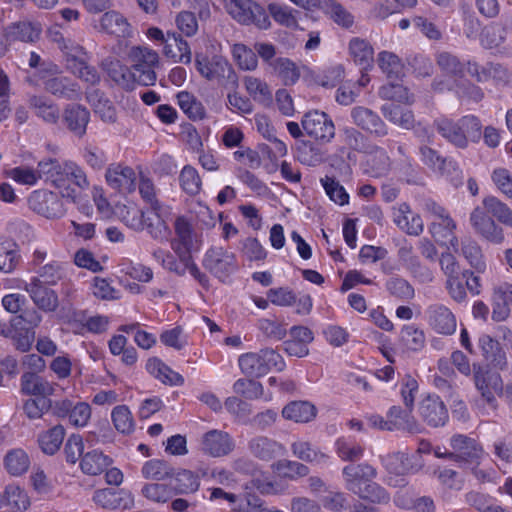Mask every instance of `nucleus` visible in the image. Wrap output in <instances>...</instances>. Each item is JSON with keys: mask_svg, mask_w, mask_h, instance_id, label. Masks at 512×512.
Listing matches in <instances>:
<instances>
[{"mask_svg": "<svg viewBox=\"0 0 512 512\" xmlns=\"http://www.w3.org/2000/svg\"><path fill=\"white\" fill-rule=\"evenodd\" d=\"M434 127L444 139L460 149L467 148L470 141L477 142L481 137L482 125L473 115L464 116L458 121L441 117L434 121Z\"/></svg>", "mask_w": 512, "mask_h": 512, "instance_id": "obj_1", "label": "nucleus"}, {"mask_svg": "<svg viewBox=\"0 0 512 512\" xmlns=\"http://www.w3.org/2000/svg\"><path fill=\"white\" fill-rule=\"evenodd\" d=\"M238 364L245 375L254 378L265 376L272 369L281 372L286 367L283 357L272 348H264L257 353L242 354Z\"/></svg>", "mask_w": 512, "mask_h": 512, "instance_id": "obj_2", "label": "nucleus"}, {"mask_svg": "<svg viewBox=\"0 0 512 512\" xmlns=\"http://www.w3.org/2000/svg\"><path fill=\"white\" fill-rule=\"evenodd\" d=\"M129 58L137 84L153 86L157 80L155 68L159 64L158 53L146 47H133Z\"/></svg>", "mask_w": 512, "mask_h": 512, "instance_id": "obj_3", "label": "nucleus"}, {"mask_svg": "<svg viewBox=\"0 0 512 512\" xmlns=\"http://www.w3.org/2000/svg\"><path fill=\"white\" fill-rule=\"evenodd\" d=\"M229 15L243 25L267 29L271 22L265 9L253 0H230L226 5Z\"/></svg>", "mask_w": 512, "mask_h": 512, "instance_id": "obj_4", "label": "nucleus"}, {"mask_svg": "<svg viewBox=\"0 0 512 512\" xmlns=\"http://www.w3.org/2000/svg\"><path fill=\"white\" fill-rule=\"evenodd\" d=\"M202 265L221 282H225L237 270L235 255L222 247L208 249Z\"/></svg>", "mask_w": 512, "mask_h": 512, "instance_id": "obj_5", "label": "nucleus"}, {"mask_svg": "<svg viewBox=\"0 0 512 512\" xmlns=\"http://www.w3.org/2000/svg\"><path fill=\"white\" fill-rule=\"evenodd\" d=\"M306 134L322 142H330L335 136L332 119L322 111L313 110L304 114L301 121Z\"/></svg>", "mask_w": 512, "mask_h": 512, "instance_id": "obj_6", "label": "nucleus"}, {"mask_svg": "<svg viewBox=\"0 0 512 512\" xmlns=\"http://www.w3.org/2000/svg\"><path fill=\"white\" fill-rule=\"evenodd\" d=\"M31 210L46 218H60L65 213L62 199L55 192L36 190L28 198Z\"/></svg>", "mask_w": 512, "mask_h": 512, "instance_id": "obj_7", "label": "nucleus"}, {"mask_svg": "<svg viewBox=\"0 0 512 512\" xmlns=\"http://www.w3.org/2000/svg\"><path fill=\"white\" fill-rule=\"evenodd\" d=\"M24 290L33 304L44 313H54L59 307V297L49 285L42 283L39 277H31L25 283Z\"/></svg>", "mask_w": 512, "mask_h": 512, "instance_id": "obj_8", "label": "nucleus"}, {"mask_svg": "<svg viewBox=\"0 0 512 512\" xmlns=\"http://www.w3.org/2000/svg\"><path fill=\"white\" fill-rule=\"evenodd\" d=\"M195 67L199 74L208 81H220L227 77L234 82L236 79L232 66L226 59L219 56L208 58L203 54H196Z\"/></svg>", "mask_w": 512, "mask_h": 512, "instance_id": "obj_9", "label": "nucleus"}, {"mask_svg": "<svg viewBox=\"0 0 512 512\" xmlns=\"http://www.w3.org/2000/svg\"><path fill=\"white\" fill-rule=\"evenodd\" d=\"M470 224L476 234L484 240L495 245L504 242L505 237L502 227L497 225L483 208L478 206L473 209L470 214Z\"/></svg>", "mask_w": 512, "mask_h": 512, "instance_id": "obj_10", "label": "nucleus"}, {"mask_svg": "<svg viewBox=\"0 0 512 512\" xmlns=\"http://www.w3.org/2000/svg\"><path fill=\"white\" fill-rule=\"evenodd\" d=\"M450 446L453 451L449 460L459 463L476 465L483 454L481 446L474 439L462 434L453 435Z\"/></svg>", "mask_w": 512, "mask_h": 512, "instance_id": "obj_11", "label": "nucleus"}, {"mask_svg": "<svg viewBox=\"0 0 512 512\" xmlns=\"http://www.w3.org/2000/svg\"><path fill=\"white\" fill-rule=\"evenodd\" d=\"M380 458L385 469L395 475L414 473L423 466L419 451L411 455L406 452L397 451L387 453Z\"/></svg>", "mask_w": 512, "mask_h": 512, "instance_id": "obj_12", "label": "nucleus"}, {"mask_svg": "<svg viewBox=\"0 0 512 512\" xmlns=\"http://www.w3.org/2000/svg\"><path fill=\"white\" fill-rule=\"evenodd\" d=\"M428 325L436 333L441 335H452L457 328V321L454 313L447 306L434 303L425 310Z\"/></svg>", "mask_w": 512, "mask_h": 512, "instance_id": "obj_13", "label": "nucleus"}, {"mask_svg": "<svg viewBox=\"0 0 512 512\" xmlns=\"http://www.w3.org/2000/svg\"><path fill=\"white\" fill-rule=\"evenodd\" d=\"M353 123L375 137L388 135V127L381 117L373 110L364 106H355L350 113Z\"/></svg>", "mask_w": 512, "mask_h": 512, "instance_id": "obj_14", "label": "nucleus"}, {"mask_svg": "<svg viewBox=\"0 0 512 512\" xmlns=\"http://www.w3.org/2000/svg\"><path fill=\"white\" fill-rule=\"evenodd\" d=\"M345 488L354 494L360 493L377 476V470L368 463L349 464L342 470Z\"/></svg>", "mask_w": 512, "mask_h": 512, "instance_id": "obj_15", "label": "nucleus"}, {"mask_svg": "<svg viewBox=\"0 0 512 512\" xmlns=\"http://www.w3.org/2000/svg\"><path fill=\"white\" fill-rule=\"evenodd\" d=\"M107 185L120 193H130L136 187V173L126 165L112 163L108 166L105 173Z\"/></svg>", "mask_w": 512, "mask_h": 512, "instance_id": "obj_16", "label": "nucleus"}, {"mask_svg": "<svg viewBox=\"0 0 512 512\" xmlns=\"http://www.w3.org/2000/svg\"><path fill=\"white\" fill-rule=\"evenodd\" d=\"M465 71L478 83H484L491 79L496 82H506L509 76L508 70L500 63L480 64L475 59L466 61Z\"/></svg>", "mask_w": 512, "mask_h": 512, "instance_id": "obj_17", "label": "nucleus"}, {"mask_svg": "<svg viewBox=\"0 0 512 512\" xmlns=\"http://www.w3.org/2000/svg\"><path fill=\"white\" fill-rule=\"evenodd\" d=\"M175 237L171 240V249L178 259H187L195 248L193 229L184 217H178L174 223Z\"/></svg>", "mask_w": 512, "mask_h": 512, "instance_id": "obj_18", "label": "nucleus"}, {"mask_svg": "<svg viewBox=\"0 0 512 512\" xmlns=\"http://www.w3.org/2000/svg\"><path fill=\"white\" fill-rule=\"evenodd\" d=\"M419 413L423 421L431 427L444 426L448 420L447 408L436 395H428L420 402Z\"/></svg>", "mask_w": 512, "mask_h": 512, "instance_id": "obj_19", "label": "nucleus"}, {"mask_svg": "<svg viewBox=\"0 0 512 512\" xmlns=\"http://www.w3.org/2000/svg\"><path fill=\"white\" fill-rule=\"evenodd\" d=\"M235 448L232 437L222 430H210L204 434L202 449L213 457H222L231 453Z\"/></svg>", "mask_w": 512, "mask_h": 512, "instance_id": "obj_20", "label": "nucleus"}, {"mask_svg": "<svg viewBox=\"0 0 512 512\" xmlns=\"http://www.w3.org/2000/svg\"><path fill=\"white\" fill-rule=\"evenodd\" d=\"M249 453L265 462H269L284 453V447L267 436H255L248 441Z\"/></svg>", "mask_w": 512, "mask_h": 512, "instance_id": "obj_21", "label": "nucleus"}, {"mask_svg": "<svg viewBox=\"0 0 512 512\" xmlns=\"http://www.w3.org/2000/svg\"><path fill=\"white\" fill-rule=\"evenodd\" d=\"M62 121L70 132L81 138L86 134L90 112L82 105L69 104L64 109Z\"/></svg>", "mask_w": 512, "mask_h": 512, "instance_id": "obj_22", "label": "nucleus"}, {"mask_svg": "<svg viewBox=\"0 0 512 512\" xmlns=\"http://www.w3.org/2000/svg\"><path fill=\"white\" fill-rule=\"evenodd\" d=\"M102 67L118 86L126 91H133L135 89L137 80L133 75L131 67L128 68L121 64L119 60L111 58L103 60Z\"/></svg>", "mask_w": 512, "mask_h": 512, "instance_id": "obj_23", "label": "nucleus"}, {"mask_svg": "<svg viewBox=\"0 0 512 512\" xmlns=\"http://www.w3.org/2000/svg\"><path fill=\"white\" fill-rule=\"evenodd\" d=\"M56 383L37 375L35 372H26L21 376V392L26 395L47 398L54 394Z\"/></svg>", "mask_w": 512, "mask_h": 512, "instance_id": "obj_24", "label": "nucleus"}, {"mask_svg": "<svg viewBox=\"0 0 512 512\" xmlns=\"http://www.w3.org/2000/svg\"><path fill=\"white\" fill-rule=\"evenodd\" d=\"M163 53L166 57L173 59L175 62L189 64L192 59L191 49L181 34L176 32H167L166 45L163 47Z\"/></svg>", "mask_w": 512, "mask_h": 512, "instance_id": "obj_25", "label": "nucleus"}, {"mask_svg": "<svg viewBox=\"0 0 512 512\" xmlns=\"http://www.w3.org/2000/svg\"><path fill=\"white\" fill-rule=\"evenodd\" d=\"M395 224L408 235L418 236L423 232L424 224L419 214H414L407 203H401L394 211Z\"/></svg>", "mask_w": 512, "mask_h": 512, "instance_id": "obj_26", "label": "nucleus"}, {"mask_svg": "<svg viewBox=\"0 0 512 512\" xmlns=\"http://www.w3.org/2000/svg\"><path fill=\"white\" fill-rule=\"evenodd\" d=\"M66 161L47 157L38 162V176L46 182H50L56 188L64 187V171Z\"/></svg>", "mask_w": 512, "mask_h": 512, "instance_id": "obj_27", "label": "nucleus"}, {"mask_svg": "<svg viewBox=\"0 0 512 512\" xmlns=\"http://www.w3.org/2000/svg\"><path fill=\"white\" fill-rule=\"evenodd\" d=\"M478 347L482 356L492 366L498 369H504L507 366L506 354L500 343L487 334H482L478 338Z\"/></svg>", "mask_w": 512, "mask_h": 512, "instance_id": "obj_28", "label": "nucleus"}, {"mask_svg": "<svg viewBox=\"0 0 512 512\" xmlns=\"http://www.w3.org/2000/svg\"><path fill=\"white\" fill-rule=\"evenodd\" d=\"M381 112L389 122L403 129L411 130L415 128V117L410 109L390 103L382 105Z\"/></svg>", "mask_w": 512, "mask_h": 512, "instance_id": "obj_29", "label": "nucleus"}, {"mask_svg": "<svg viewBox=\"0 0 512 512\" xmlns=\"http://www.w3.org/2000/svg\"><path fill=\"white\" fill-rule=\"evenodd\" d=\"M146 369L151 375L159 379L164 384L181 386L184 383V378L179 373L173 371L159 358L153 357L148 359Z\"/></svg>", "mask_w": 512, "mask_h": 512, "instance_id": "obj_30", "label": "nucleus"}, {"mask_svg": "<svg viewBox=\"0 0 512 512\" xmlns=\"http://www.w3.org/2000/svg\"><path fill=\"white\" fill-rule=\"evenodd\" d=\"M366 166V173L370 176L375 178L383 177L391 169V159L384 148L374 146L366 161Z\"/></svg>", "mask_w": 512, "mask_h": 512, "instance_id": "obj_31", "label": "nucleus"}, {"mask_svg": "<svg viewBox=\"0 0 512 512\" xmlns=\"http://www.w3.org/2000/svg\"><path fill=\"white\" fill-rule=\"evenodd\" d=\"M455 229L456 223L450 215H445L443 218H439L438 221H433L429 226V231L437 242L444 243L449 240L455 251H458V239L454 236Z\"/></svg>", "mask_w": 512, "mask_h": 512, "instance_id": "obj_32", "label": "nucleus"}, {"mask_svg": "<svg viewBox=\"0 0 512 512\" xmlns=\"http://www.w3.org/2000/svg\"><path fill=\"white\" fill-rule=\"evenodd\" d=\"M45 90L57 97L75 100L79 97V86L67 77H53L45 81Z\"/></svg>", "mask_w": 512, "mask_h": 512, "instance_id": "obj_33", "label": "nucleus"}, {"mask_svg": "<svg viewBox=\"0 0 512 512\" xmlns=\"http://www.w3.org/2000/svg\"><path fill=\"white\" fill-rule=\"evenodd\" d=\"M282 415L296 423H307L315 418L316 407L307 401H293L283 408Z\"/></svg>", "mask_w": 512, "mask_h": 512, "instance_id": "obj_34", "label": "nucleus"}, {"mask_svg": "<svg viewBox=\"0 0 512 512\" xmlns=\"http://www.w3.org/2000/svg\"><path fill=\"white\" fill-rule=\"evenodd\" d=\"M390 431L403 430L409 433L418 432V424L414 417L399 406H392L387 412Z\"/></svg>", "mask_w": 512, "mask_h": 512, "instance_id": "obj_35", "label": "nucleus"}, {"mask_svg": "<svg viewBox=\"0 0 512 512\" xmlns=\"http://www.w3.org/2000/svg\"><path fill=\"white\" fill-rule=\"evenodd\" d=\"M272 73L278 77L285 86L295 84L299 77L300 71L296 64L288 58H277L269 63Z\"/></svg>", "mask_w": 512, "mask_h": 512, "instance_id": "obj_36", "label": "nucleus"}, {"mask_svg": "<svg viewBox=\"0 0 512 512\" xmlns=\"http://www.w3.org/2000/svg\"><path fill=\"white\" fill-rule=\"evenodd\" d=\"M170 478V485L173 487L175 495L194 493L200 485L199 477L186 469L178 471L174 469V475Z\"/></svg>", "mask_w": 512, "mask_h": 512, "instance_id": "obj_37", "label": "nucleus"}, {"mask_svg": "<svg viewBox=\"0 0 512 512\" xmlns=\"http://www.w3.org/2000/svg\"><path fill=\"white\" fill-rule=\"evenodd\" d=\"M112 460L102 451L92 450L83 455L80 462L81 470L88 475H98L104 472Z\"/></svg>", "mask_w": 512, "mask_h": 512, "instance_id": "obj_38", "label": "nucleus"}, {"mask_svg": "<svg viewBox=\"0 0 512 512\" xmlns=\"http://www.w3.org/2000/svg\"><path fill=\"white\" fill-rule=\"evenodd\" d=\"M100 26L105 32L117 37H125L129 34L130 25L117 11H108L103 14Z\"/></svg>", "mask_w": 512, "mask_h": 512, "instance_id": "obj_39", "label": "nucleus"}, {"mask_svg": "<svg viewBox=\"0 0 512 512\" xmlns=\"http://www.w3.org/2000/svg\"><path fill=\"white\" fill-rule=\"evenodd\" d=\"M461 254L477 272H484L486 263L478 242L470 237L461 240Z\"/></svg>", "mask_w": 512, "mask_h": 512, "instance_id": "obj_40", "label": "nucleus"}, {"mask_svg": "<svg viewBox=\"0 0 512 512\" xmlns=\"http://www.w3.org/2000/svg\"><path fill=\"white\" fill-rule=\"evenodd\" d=\"M65 437V429L62 425H56L38 437L41 450L48 455L55 454L61 447Z\"/></svg>", "mask_w": 512, "mask_h": 512, "instance_id": "obj_41", "label": "nucleus"}, {"mask_svg": "<svg viewBox=\"0 0 512 512\" xmlns=\"http://www.w3.org/2000/svg\"><path fill=\"white\" fill-rule=\"evenodd\" d=\"M8 26L14 42L33 43L39 39L41 34V26L37 23L22 21Z\"/></svg>", "mask_w": 512, "mask_h": 512, "instance_id": "obj_42", "label": "nucleus"}, {"mask_svg": "<svg viewBox=\"0 0 512 512\" xmlns=\"http://www.w3.org/2000/svg\"><path fill=\"white\" fill-rule=\"evenodd\" d=\"M350 55L354 62L359 64L362 69H367L373 62V48L364 39L353 38L349 43Z\"/></svg>", "mask_w": 512, "mask_h": 512, "instance_id": "obj_43", "label": "nucleus"}, {"mask_svg": "<svg viewBox=\"0 0 512 512\" xmlns=\"http://www.w3.org/2000/svg\"><path fill=\"white\" fill-rule=\"evenodd\" d=\"M67 68L81 80L91 85H95L100 81V75L96 68L88 65L84 58H79L77 55H73V57L68 59Z\"/></svg>", "mask_w": 512, "mask_h": 512, "instance_id": "obj_44", "label": "nucleus"}, {"mask_svg": "<svg viewBox=\"0 0 512 512\" xmlns=\"http://www.w3.org/2000/svg\"><path fill=\"white\" fill-rule=\"evenodd\" d=\"M436 63L445 74L460 78L464 77L466 62H461L455 54L441 51L436 55Z\"/></svg>", "mask_w": 512, "mask_h": 512, "instance_id": "obj_45", "label": "nucleus"}, {"mask_svg": "<svg viewBox=\"0 0 512 512\" xmlns=\"http://www.w3.org/2000/svg\"><path fill=\"white\" fill-rule=\"evenodd\" d=\"M6 504L17 512H25L31 505L28 493L18 485L9 484L4 490Z\"/></svg>", "mask_w": 512, "mask_h": 512, "instance_id": "obj_46", "label": "nucleus"}, {"mask_svg": "<svg viewBox=\"0 0 512 512\" xmlns=\"http://www.w3.org/2000/svg\"><path fill=\"white\" fill-rule=\"evenodd\" d=\"M482 203L487 213L502 224L512 227V210L505 203L494 196L485 197Z\"/></svg>", "mask_w": 512, "mask_h": 512, "instance_id": "obj_47", "label": "nucleus"}, {"mask_svg": "<svg viewBox=\"0 0 512 512\" xmlns=\"http://www.w3.org/2000/svg\"><path fill=\"white\" fill-rule=\"evenodd\" d=\"M142 475L146 479L165 480L174 475V468L164 460L152 459L144 463Z\"/></svg>", "mask_w": 512, "mask_h": 512, "instance_id": "obj_48", "label": "nucleus"}, {"mask_svg": "<svg viewBox=\"0 0 512 512\" xmlns=\"http://www.w3.org/2000/svg\"><path fill=\"white\" fill-rule=\"evenodd\" d=\"M291 448L297 458L306 462L322 464L328 460L325 453L319 451L309 442L297 441L292 444Z\"/></svg>", "mask_w": 512, "mask_h": 512, "instance_id": "obj_49", "label": "nucleus"}, {"mask_svg": "<svg viewBox=\"0 0 512 512\" xmlns=\"http://www.w3.org/2000/svg\"><path fill=\"white\" fill-rule=\"evenodd\" d=\"M325 13L343 28H350L354 24V16L336 0H324Z\"/></svg>", "mask_w": 512, "mask_h": 512, "instance_id": "obj_50", "label": "nucleus"}, {"mask_svg": "<svg viewBox=\"0 0 512 512\" xmlns=\"http://www.w3.org/2000/svg\"><path fill=\"white\" fill-rule=\"evenodd\" d=\"M178 104L183 112L192 120H201L205 116L202 103L191 93L181 91L177 94Z\"/></svg>", "mask_w": 512, "mask_h": 512, "instance_id": "obj_51", "label": "nucleus"}, {"mask_svg": "<svg viewBox=\"0 0 512 512\" xmlns=\"http://www.w3.org/2000/svg\"><path fill=\"white\" fill-rule=\"evenodd\" d=\"M4 464L11 475L20 476L28 470L30 460L25 451L22 449H14L6 454Z\"/></svg>", "mask_w": 512, "mask_h": 512, "instance_id": "obj_52", "label": "nucleus"}, {"mask_svg": "<svg viewBox=\"0 0 512 512\" xmlns=\"http://www.w3.org/2000/svg\"><path fill=\"white\" fill-rule=\"evenodd\" d=\"M335 449L343 461H357L364 453V448L350 437H341L335 442Z\"/></svg>", "mask_w": 512, "mask_h": 512, "instance_id": "obj_53", "label": "nucleus"}, {"mask_svg": "<svg viewBox=\"0 0 512 512\" xmlns=\"http://www.w3.org/2000/svg\"><path fill=\"white\" fill-rule=\"evenodd\" d=\"M377 61L380 69L389 79H398L403 75V65L396 54L382 51L378 54Z\"/></svg>", "mask_w": 512, "mask_h": 512, "instance_id": "obj_54", "label": "nucleus"}, {"mask_svg": "<svg viewBox=\"0 0 512 512\" xmlns=\"http://www.w3.org/2000/svg\"><path fill=\"white\" fill-rule=\"evenodd\" d=\"M29 104L36 110L37 116L45 122L55 124L59 119V109L56 105L49 103L44 97L33 95L29 98Z\"/></svg>", "mask_w": 512, "mask_h": 512, "instance_id": "obj_55", "label": "nucleus"}, {"mask_svg": "<svg viewBox=\"0 0 512 512\" xmlns=\"http://www.w3.org/2000/svg\"><path fill=\"white\" fill-rule=\"evenodd\" d=\"M64 264L59 261H51L40 266L36 270V276L39 277L43 284L54 286L64 278Z\"/></svg>", "mask_w": 512, "mask_h": 512, "instance_id": "obj_56", "label": "nucleus"}, {"mask_svg": "<svg viewBox=\"0 0 512 512\" xmlns=\"http://www.w3.org/2000/svg\"><path fill=\"white\" fill-rule=\"evenodd\" d=\"M378 94L380 98L388 101L405 104H412L414 102V98L409 94L408 89L399 83L390 82L381 86Z\"/></svg>", "mask_w": 512, "mask_h": 512, "instance_id": "obj_57", "label": "nucleus"}, {"mask_svg": "<svg viewBox=\"0 0 512 512\" xmlns=\"http://www.w3.org/2000/svg\"><path fill=\"white\" fill-rule=\"evenodd\" d=\"M111 419L114 427L122 434H130L134 431L135 423L131 411L126 405H118L113 408Z\"/></svg>", "mask_w": 512, "mask_h": 512, "instance_id": "obj_58", "label": "nucleus"}, {"mask_svg": "<svg viewBox=\"0 0 512 512\" xmlns=\"http://www.w3.org/2000/svg\"><path fill=\"white\" fill-rule=\"evenodd\" d=\"M142 494L148 500L156 503H166L174 495L173 487L164 483H149L142 488Z\"/></svg>", "mask_w": 512, "mask_h": 512, "instance_id": "obj_59", "label": "nucleus"}, {"mask_svg": "<svg viewBox=\"0 0 512 512\" xmlns=\"http://www.w3.org/2000/svg\"><path fill=\"white\" fill-rule=\"evenodd\" d=\"M297 160L306 166H316L323 161L320 149L311 142L304 141L296 148Z\"/></svg>", "mask_w": 512, "mask_h": 512, "instance_id": "obj_60", "label": "nucleus"}, {"mask_svg": "<svg viewBox=\"0 0 512 512\" xmlns=\"http://www.w3.org/2000/svg\"><path fill=\"white\" fill-rule=\"evenodd\" d=\"M19 252L15 243H0V271L5 273L12 272L19 261Z\"/></svg>", "mask_w": 512, "mask_h": 512, "instance_id": "obj_61", "label": "nucleus"}, {"mask_svg": "<svg viewBox=\"0 0 512 512\" xmlns=\"http://www.w3.org/2000/svg\"><path fill=\"white\" fill-rule=\"evenodd\" d=\"M179 182L181 188L189 195H196L201 189V179L197 170L186 165L180 172Z\"/></svg>", "mask_w": 512, "mask_h": 512, "instance_id": "obj_62", "label": "nucleus"}, {"mask_svg": "<svg viewBox=\"0 0 512 512\" xmlns=\"http://www.w3.org/2000/svg\"><path fill=\"white\" fill-rule=\"evenodd\" d=\"M232 54L240 69L249 71L256 69L258 65L257 54L244 44H235Z\"/></svg>", "mask_w": 512, "mask_h": 512, "instance_id": "obj_63", "label": "nucleus"}, {"mask_svg": "<svg viewBox=\"0 0 512 512\" xmlns=\"http://www.w3.org/2000/svg\"><path fill=\"white\" fill-rule=\"evenodd\" d=\"M119 214L122 222L135 231H142L145 228L146 218L142 210L135 206H124L120 208Z\"/></svg>", "mask_w": 512, "mask_h": 512, "instance_id": "obj_64", "label": "nucleus"}]
</instances>
